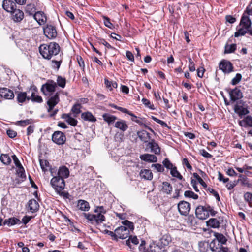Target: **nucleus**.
Segmentation results:
<instances>
[{"label":"nucleus","mask_w":252,"mask_h":252,"mask_svg":"<svg viewBox=\"0 0 252 252\" xmlns=\"http://www.w3.org/2000/svg\"><path fill=\"white\" fill-rule=\"evenodd\" d=\"M39 51L42 57L46 59L49 60L53 56L58 55L60 51L59 45L54 42L49 44H43L39 47Z\"/></svg>","instance_id":"obj_1"},{"label":"nucleus","mask_w":252,"mask_h":252,"mask_svg":"<svg viewBox=\"0 0 252 252\" xmlns=\"http://www.w3.org/2000/svg\"><path fill=\"white\" fill-rule=\"evenodd\" d=\"M104 210L103 206L97 207L95 210L96 214L84 213L83 215L92 224H100L105 220V217L102 214V213L104 212Z\"/></svg>","instance_id":"obj_2"},{"label":"nucleus","mask_w":252,"mask_h":252,"mask_svg":"<svg viewBox=\"0 0 252 252\" xmlns=\"http://www.w3.org/2000/svg\"><path fill=\"white\" fill-rule=\"evenodd\" d=\"M216 213L213 208L209 205L199 206L195 210V215L200 220H205L209 217L210 214L214 216Z\"/></svg>","instance_id":"obj_3"},{"label":"nucleus","mask_w":252,"mask_h":252,"mask_svg":"<svg viewBox=\"0 0 252 252\" xmlns=\"http://www.w3.org/2000/svg\"><path fill=\"white\" fill-rule=\"evenodd\" d=\"M60 93L56 92L55 93L45 95L48 105L47 111L51 112L54 107L60 102Z\"/></svg>","instance_id":"obj_4"},{"label":"nucleus","mask_w":252,"mask_h":252,"mask_svg":"<svg viewBox=\"0 0 252 252\" xmlns=\"http://www.w3.org/2000/svg\"><path fill=\"white\" fill-rule=\"evenodd\" d=\"M56 83L53 80L49 79L45 84L42 85L41 91L45 96L49 95L56 92Z\"/></svg>","instance_id":"obj_5"},{"label":"nucleus","mask_w":252,"mask_h":252,"mask_svg":"<svg viewBox=\"0 0 252 252\" xmlns=\"http://www.w3.org/2000/svg\"><path fill=\"white\" fill-rule=\"evenodd\" d=\"M50 184L56 192L62 191L65 187V181L60 176H54L51 180Z\"/></svg>","instance_id":"obj_6"},{"label":"nucleus","mask_w":252,"mask_h":252,"mask_svg":"<svg viewBox=\"0 0 252 252\" xmlns=\"http://www.w3.org/2000/svg\"><path fill=\"white\" fill-rule=\"evenodd\" d=\"M43 31L45 35L50 39H55L57 36L56 28L52 24H47L43 27Z\"/></svg>","instance_id":"obj_7"},{"label":"nucleus","mask_w":252,"mask_h":252,"mask_svg":"<svg viewBox=\"0 0 252 252\" xmlns=\"http://www.w3.org/2000/svg\"><path fill=\"white\" fill-rule=\"evenodd\" d=\"M115 239L118 241L119 239H124L129 236L130 231L126 226H121L115 230Z\"/></svg>","instance_id":"obj_8"},{"label":"nucleus","mask_w":252,"mask_h":252,"mask_svg":"<svg viewBox=\"0 0 252 252\" xmlns=\"http://www.w3.org/2000/svg\"><path fill=\"white\" fill-rule=\"evenodd\" d=\"M37 91V88L35 86L32 85L30 87L29 90L27 91L29 94L31 93L30 100H31L33 102L42 103L43 99L41 96L36 94Z\"/></svg>","instance_id":"obj_9"},{"label":"nucleus","mask_w":252,"mask_h":252,"mask_svg":"<svg viewBox=\"0 0 252 252\" xmlns=\"http://www.w3.org/2000/svg\"><path fill=\"white\" fill-rule=\"evenodd\" d=\"M178 209L181 215L187 216L190 210V204L185 201H181L178 204Z\"/></svg>","instance_id":"obj_10"},{"label":"nucleus","mask_w":252,"mask_h":252,"mask_svg":"<svg viewBox=\"0 0 252 252\" xmlns=\"http://www.w3.org/2000/svg\"><path fill=\"white\" fill-rule=\"evenodd\" d=\"M65 134L60 131H55L52 135V141L58 145H63L66 141Z\"/></svg>","instance_id":"obj_11"},{"label":"nucleus","mask_w":252,"mask_h":252,"mask_svg":"<svg viewBox=\"0 0 252 252\" xmlns=\"http://www.w3.org/2000/svg\"><path fill=\"white\" fill-rule=\"evenodd\" d=\"M219 67L224 73H230L233 71V64L228 61H221L219 64Z\"/></svg>","instance_id":"obj_12"},{"label":"nucleus","mask_w":252,"mask_h":252,"mask_svg":"<svg viewBox=\"0 0 252 252\" xmlns=\"http://www.w3.org/2000/svg\"><path fill=\"white\" fill-rule=\"evenodd\" d=\"M2 6L4 10L9 13L13 12L17 7L15 2L12 0H3Z\"/></svg>","instance_id":"obj_13"},{"label":"nucleus","mask_w":252,"mask_h":252,"mask_svg":"<svg viewBox=\"0 0 252 252\" xmlns=\"http://www.w3.org/2000/svg\"><path fill=\"white\" fill-rule=\"evenodd\" d=\"M229 94L231 101L235 102L242 98L243 94L240 89L236 87L234 89L230 90Z\"/></svg>","instance_id":"obj_14"},{"label":"nucleus","mask_w":252,"mask_h":252,"mask_svg":"<svg viewBox=\"0 0 252 252\" xmlns=\"http://www.w3.org/2000/svg\"><path fill=\"white\" fill-rule=\"evenodd\" d=\"M10 13L11 14L12 19L16 22H20L24 17V12L22 10L17 9V8Z\"/></svg>","instance_id":"obj_15"},{"label":"nucleus","mask_w":252,"mask_h":252,"mask_svg":"<svg viewBox=\"0 0 252 252\" xmlns=\"http://www.w3.org/2000/svg\"><path fill=\"white\" fill-rule=\"evenodd\" d=\"M0 95L6 99H12L14 97L13 91L6 88L0 89Z\"/></svg>","instance_id":"obj_16"},{"label":"nucleus","mask_w":252,"mask_h":252,"mask_svg":"<svg viewBox=\"0 0 252 252\" xmlns=\"http://www.w3.org/2000/svg\"><path fill=\"white\" fill-rule=\"evenodd\" d=\"M33 17L40 25L44 24L47 20L46 16L44 13L41 11L35 12L33 15Z\"/></svg>","instance_id":"obj_17"},{"label":"nucleus","mask_w":252,"mask_h":252,"mask_svg":"<svg viewBox=\"0 0 252 252\" xmlns=\"http://www.w3.org/2000/svg\"><path fill=\"white\" fill-rule=\"evenodd\" d=\"M150 149L151 152H153L157 155H159L160 153V148L158 144L154 140H152L148 143L147 145Z\"/></svg>","instance_id":"obj_18"},{"label":"nucleus","mask_w":252,"mask_h":252,"mask_svg":"<svg viewBox=\"0 0 252 252\" xmlns=\"http://www.w3.org/2000/svg\"><path fill=\"white\" fill-rule=\"evenodd\" d=\"M140 158L142 160L149 162H156L158 161V158L156 156L149 154L141 155Z\"/></svg>","instance_id":"obj_19"},{"label":"nucleus","mask_w":252,"mask_h":252,"mask_svg":"<svg viewBox=\"0 0 252 252\" xmlns=\"http://www.w3.org/2000/svg\"><path fill=\"white\" fill-rule=\"evenodd\" d=\"M27 92H18L17 94V100L19 103H23L26 101L30 100V96H27Z\"/></svg>","instance_id":"obj_20"},{"label":"nucleus","mask_w":252,"mask_h":252,"mask_svg":"<svg viewBox=\"0 0 252 252\" xmlns=\"http://www.w3.org/2000/svg\"><path fill=\"white\" fill-rule=\"evenodd\" d=\"M234 110L239 116L247 115L249 113V111L247 108L244 107L238 104L234 105Z\"/></svg>","instance_id":"obj_21"},{"label":"nucleus","mask_w":252,"mask_h":252,"mask_svg":"<svg viewBox=\"0 0 252 252\" xmlns=\"http://www.w3.org/2000/svg\"><path fill=\"white\" fill-rule=\"evenodd\" d=\"M239 125L244 127H252V117L251 116H247L243 120L239 121Z\"/></svg>","instance_id":"obj_22"},{"label":"nucleus","mask_w":252,"mask_h":252,"mask_svg":"<svg viewBox=\"0 0 252 252\" xmlns=\"http://www.w3.org/2000/svg\"><path fill=\"white\" fill-rule=\"evenodd\" d=\"M69 175V171L65 166L60 167L58 171L57 176H60L63 179L67 178Z\"/></svg>","instance_id":"obj_23"},{"label":"nucleus","mask_w":252,"mask_h":252,"mask_svg":"<svg viewBox=\"0 0 252 252\" xmlns=\"http://www.w3.org/2000/svg\"><path fill=\"white\" fill-rule=\"evenodd\" d=\"M171 185L167 182H163L162 184L160 191L165 194H170L172 191Z\"/></svg>","instance_id":"obj_24"},{"label":"nucleus","mask_w":252,"mask_h":252,"mask_svg":"<svg viewBox=\"0 0 252 252\" xmlns=\"http://www.w3.org/2000/svg\"><path fill=\"white\" fill-rule=\"evenodd\" d=\"M77 207L83 211H88L90 208L89 203L84 200H79Z\"/></svg>","instance_id":"obj_25"},{"label":"nucleus","mask_w":252,"mask_h":252,"mask_svg":"<svg viewBox=\"0 0 252 252\" xmlns=\"http://www.w3.org/2000/svg\"><path fill=\"white\" fill-rule=\"evenodd\" d=\"M139 175L141 178L148 180H151L153 176L152 171L149 169L141 170Z\"/></svg>","instance_id":"obj_26"},{"label":"nucleus","mask_w":252,"mask_h":252,"mask_svg":"<svg viewBox=\"0 0 252 252\" xmlns=\"http://www.w3.org/2000/svg\"><path fill=\"white\" fill-rule=\"evenodd\" d=\"M81 118L86 121L95 122L96 121L95 117L90 112L87 111L81 114Z\"/></svg>","instance_id":"obj_27"},{"label":"nucleus","mask_w":252,"mask_h":252,"mask_svg":"<svg viewBox=\"0 0 252 252\" xmlns=\"http://www.w3.org/2000/svg\"><path fill=\"white\" fill-rule=\"evenodd\" d=\"M114 126L122 131H126L128 126L126 121L123 120H119L115 123Z\"/></svg>","instance_id":"obj_28"},{"label":"nucleus","mask_w":252,"mask_h":252,"mask_svg":"<svg viewBox=\"0 0 252 252\" xmlns=\"http://www.w3.org/2000/svg\"><path fill=\"white\" fill-rule=\"evenodd\" d=\"M137 135L140 140L144 142H147L151 138L150 133L144 130L138 131Z\"/></svg>","instance_id":"obj_29"},{"label":"nucleus","mask_w":252,"mask_h":252,"mask_svg":"<svg viewBox=\"0 0 252 252\" xmlns=\"http://www.w3.org/2000/svg\"><path fill=\"white\" fill-rule=\"evenodd\" d=\"M21 221L19 219L15 217H12L6 219L3 221L4 225H7L8 226H12L15 224H20Z\"/></svg>","instance_id":"obj_30"},{"label":"nucleus","mask_w":252,"mask_h":252,"mask_svg":"<svg viewBox=\"0 0 252 252\" xmlns=\"http://www.w3.org/2000/svg\"><path fill=\"white\" fill-rule=\"evenodd\" d=\"M28 207L31 212H34L39 209V205L36 200L32 199L29 201Z\"/></svg>","instance_id":"obj_31"},{"label":"nucleus","mask_w":252,"mask_h":252,"mask_svg":"<svg viewBox=\"0 0 252 252\" xmlns=\"http://www.w3.org/2000/svg\"><path fill=\"white\" fill-rule=\"evenodd\" d=\"M63 118L64 119L65 121L70 125L75 126L77 124V121L74 118L71 117L69 114H64L63 115Z\"/></svg>","instance_id":"obj_32"},{"label":"nucleus","mask_w":252,"mask_h":252,"mask_svg":"<svg viewBox=\"0 0 252 252\" xmlns=\"http://www.w3.org/2000/svg\"><path fill=\"white\" fill-rule=\"evenodd\" d=\"M102 117L103 120L109 125L114 123L117 119V118L116 116L110 115L108 113H104L103 114Z\"/></svg>","instance_id":"obj_33"},{"label":"nucleus","mask_w":252,"mask_h":252,"mask_svg":"<svg viewBox=\"0 0 252 252\" xmlns=\"http://www.w3.org/2000/svg\"><path fill=\"white\" fill-rule=\"evenodd\" d=\"M240 25H243V26L247 29L250 28L251 25V21L249 17L248 16L243 15L241 18Z\"/></svg>","instance_id":"obj_34"},{"label":"nucleus","mask_w":252,"mask_h":252,"mask_svg":"<svg viewBox=\"0 0 252 252\" xmlns=\"http://www.w3.org/2000/svg\"><path fill=\"white\" fill-rule=\"evenodd\" d=\"M14 163L16 166L18 168L19 171L20 173H21V177H22V174L24 172V169L21 165L20 162L19 161L18 158L16 156V155H14L12 156Z\"/></svg>","instance_id":"obj_35"},{"label":"nucleus","mask_w":252,"mask_h":252,"mask_svg":"<svg viewBox=\"0 0 252 252\" xmlns=\"http://www.w3.org/2000/svg\"><path fill=\"white\" fill-rule=\"evenodd\" d=\"M207 224L208 226L216 228L220 227V223L217 219L212 218L207 222Z\"/></svg>","instance_id":"obj_36"},{"label":"nucleus","mask_w":252,"mask_h":252,"mask_svg":"<svg viewBox=\"0 0 252 252\" xmlns=\"http://www.w3.org/2000/svg\"><path fill=\"white\" fill-rule=\"evenodd\" d=\"M171 241V237L168 235H164L160 239V245L162 247L167 246Z\"/></svg>","instance_id":"obj_37"},{"label":"nucleus","mask_w":252,"mask_h":252,"mask_svg":"<svg viewBox=\"0 0 252 252\" xmlns=\"http://www.w3.org/2000/svg\"><path fill=\"white\" fill-rule=\"evenodd\" d=\"M104 84L110 91H112L113 88H117L118 86L116 81H111L107 78L104 79Z\"/></svg>","instance_id":"obj_38"},{"label":"nucleus","mask_w":252,"mask_h":252,"mask_svg":"<svg viewBox=\"0 0 252 252\" xmlns=\"http://www.w3.org/2000/svg\"><path fill=\"white\" fill-rule=\"evenodd\" d=\"M36 8L33 4H27L25 8L26 13L30 15H33L35 13Z\"/></svg>","instance_id":"obj_39"},{"label":"nucleus","mask_w":252,"mask_h":252,"mask_svg":"<svg viewBox=\"0 0 252 252\" xmlns=\"http://www.w3.org/2000/svg\"><path fill=\"white\" fill-rule=\"evenodd\" d=\"M198 247L200 252H206L210 248L209 244L207 242H199Z\"/></svg>","instance_id":"obj_40"},{"label":"nucleus","mask_w":252,"mask_h":252,"mask_svg":"<svg viewBox=\"0 0 252 252\" xmlns=\"http://www.w3.org/2000/svg\"><path fill=\"white\" fill-rule=\"evenodd\" d=\"M40 165L42 170L45 172L48 170V168L50 167L49 162L46 159H39Z\"/></svg>","instance_id":"obj_41"},{"label":"nucleus","mask_w":252,"mask_h":252,"mask_svg":"<svg viewBox=\"0 0 252 252\" xmlns=\"http://www.w3.org/2000/svg\"><path fill=\"white\" fill-rule=\"evenodd\" d=\"M131 243H133L134 245H137L139 243V240L136 236H129V238L126 241V245L130 248H131Z\"/></svg>","instance_id":"obj_42"},{"label":"nucleus","mask_w":252,"mask_h":252,"mask_svg":"<svg viewBox=\"0 0 252 252\" xmlns=\"http://www.w3.org/2000/svg\"><path fill=\"white\" fill-rule=\"evenodd\" d=\"M236 44H232L229 45L228 44H226L225 46V53H231L234 52L236 50Z\"/></svg>","instance_id":"obj_43"},{"label":"nucleus","mask_w":252,"mask_h":252,"mask_svg":"<svg viewBox=\"0 0 252 252\" xmlns=\"http://www.w3.org/2000/svg\"><path fill=\"white\" fill-rule=\"evenodd\" d=\"M57 86H58L62 88H64L66 85V79L61 76H58L57 78Z\"/></svg>","instance_id":"obj_44"},{"label":"nucleus","mask_w":252,"mask_h":252,"mask_svg":"<svg viewBox=\"0 0 252 252\" xmlns=\"http://www.w3.org/2000/svg\"><path fill=\"white\" fill-rule=\"evenodd\" d=\"M247 32V28L242 26V27L238 29L234 33V36L238 37L240 36H243Z\"/></svg>","instance_id":"obj_45"},{"label":"nucleus","mask_w":252,"mask_h":252,"mask_svg":"<svg viewBox=\"0 0 252 252\" xmlns=\"http://www.w3.org/2000/svg\"><path fill=\"white\" fill-rule=\"evenodd\" d=\"M0 159L1 161L5 165H8L11 163V160L7 154H1Z\"/></svg>","instance_id":"obj_46"},{"label":"nucleus","mask_w":252,"mask_h":252,"mask_svg":"<svg viewBox=\"0 0 252 252\" xmlns=\"http://www.w3.org/2000/svg\"><path fill=\"white\" fill-rule=\"evenodd\" d=\"M170 174L173 177L177 178L180 180H182L183 179V176L177 170V168L175 166H174L170 169Z\"/></svg>","instance_id":"obj_47"},{"label":"nucleus","mask_w":252,"mask_h":252,"mask_svg":"<svg viewBox=\"0 0 252 252\" xmlns=\"http://www.w3.org/2000/svg\"><path fill=\"white\" fill-rule=\"evenodd\" d=\"M81 105L80 104H75L73 105L71 109V111L74 114V117H76L77 115L80 113Z\"/></svg>","instance_id":"obj_48"},{"label":"nucleus","mask_w":252,"mask_h":252,"mask_svg":"<svg viewBox=\"0 0 252 252\" xmlns=\"http://www.w3.org/2000/svg\"><path fill=\"white\" fill-rule=\"evenodd\" d=\"M184 195L186 197L192 198L193 199H197L198 198L197 194L194 193L193 191L190 190H187L184 193Z\"/></svg>","instance_id":"obj_49"},{"label":"nucleus","mask_w":252,"mask_h":252,"mask_svg":"<svg viewBox=\"0 0 252 252\" xmlns=\"http://www.w3.org/2000/svg\"><path fill=\"white\" fill-rule=\"evenodd\" d=\"M242 75L240 73H237L235 77H234L231 82V84L233 85H236L238 84L241 80Z\"/></svg>","instance_id":"obj_50"},{"label":"nucleus","mask_w":252,"mask_h":252,"mask_svg":"<svg viewBox=\"0 0 252 252\" xmlns=\"http://www.w3.org/2000/svg\"><path fill=\"white\" fill-rule=\"evenodd\" d=\"M122 223L127 227L129 230H133L134 228V224L132 222L128 220H125L122 222Z\"/></svg>","instance_id":"obj_51"},{"label":"nucleus","mask_w":252,"mask_h":252,"mask_svg":"<svg viewBox=\"0 0 252 252\" xmlns=\"http://www.w3.org/2000/svg\"><path fill=\"white\" fill-rule=\"evenodd\" d=\"M193 176L203 187H207L206 184L197 173H194Z\"/></svg>","instance_id":"obj_52"},{"label":"nucleus","mask_w":252,"mask_h":252,"mask_svg":"<svg viewBox=\"0 0 252 252\" xmlns=\"http://www.w3.org/2000/svg\"><path fill=\"white\" fill-rule=\"evenodd\" d=\"M61 63H62L61 60L60 61H56L55 60H52L51 61L52 67L54 69H57V70H59V69L60 67Z\"/></svg>","instance_id":"obj_53"},{"label":"nucleus","mask_w":252,"mask_h":252,"mask_svg":"<svg viewBox=\"0 0 252 252\" xmlns=\"http://www.w3.org/2000/svg\"><path fill=\"white\" fill-rule=\"evenodd\" d=\"M215 236L217 240L222 244H224L227 241L225 236L222 234L216 233Z\"/></svg>","instance_id":"obj_54"},{"label":"nucleus","mask_w":252,"mask_h":252,"mask_svg":"<svg viewBox=\"0 0 252 252\" xmlns=\"http://www.w3.org/2000/svg\"><path fill=\"white\" fill-rule=\"evenodd\" d=\"M162 163L167 169H171L172 168L174 167L172 163L170 162V161L168 158H165L162 162Z\"/></svg>","instance_id":"obj_55"},{"label":"nucleus","mask_w":252,"mask_h":252,"mask_svg":"<svg viewBox=\"0 0 252 252\" xmlns=\"http://www.w3.org/2000/svg\"><path fill=\"white\" fill-rule=\"evenodd\" d=\"M142 102L146 107L152 110L155 109L154 105L151 104L150 101L148 99L144 98L142 99Z\"/></svg>","instance_id":"obj_56"},{"label":"nucleus","mask_w":252,"mask_h":252,"mask_svg":"<svg viewBox=\"0 0 252 252\" xmlns=\"http://www.w3.org/2000/svg\"><path fill=\"white\" fill-rule=\"evenodd\" d=\"M152 167H154L158 172H163L164 171V167L160 164H153Z\"/></svg>","instance_id":"obj_57"},{"label":"nucleus","mask_w":252,"mask_h":252,"mask_svg":"<svg viewBox=\"0 0 252 252\" xmlns=\"http://www.w3.org/2000/svg\"><path fill=\"white\" fill-rule=\"evenodd\" d=\"M189 69L191 72H193L195 70V63L192 60L190 57L189 58Z\"/></svg>","instance_id":"obj_58"},{"label":"nucleus","mask_w":252,"mask_h":252,"mask_svg":"<svg viewBox=\"0 0 252 252\" xmlns=\"http://www.w3.org/2000/svg\"><path fill=\"white\" fill-rule=\"evenodd\" d=\"M32 122V119H26L17 121V123L22 126H25Z\"/></svg>","instance_id":"obj_59"},{"label":"nucleus","mask_w":252,"mask_h":252,"mask_svg":"<svg viewBox=\"0 0 252 252\" xmlns=\"http://www.w3.org/2000/svg\"><path fill=\"white\" fill-rule=\"evenodd\" d=\"M104 24L107 27L112 29L113 27V24L111 23L110 19L106 16H103Z\"/></svg>","instance_id":"obj_60"},{"label":"nucleus","mask_w":252,"mask_h":252,"mask_svg":"<svg viewBox=\"0 0 252 252\" xmlns=\"http://www.w3.org/2000/svg\"><path fill=\"white\" fill-rule=\"evenodd\" d=\"M152 119L155 122H156L157 123L159 124L160 125H161L163 127H168V126L167 125V124H166V123H165V122L162 121V120H160L158 119L157 118L154 117V116H152Z\"/></svg>","instance_id":"obj_61"},{"label":"nucleus","mask_w":252,"mask_h":252,"mask_svg":"<svg viewBox=\"0 0 252 252\" xmlns=\"http://www.w3.org/2000/svg\"><path fill=\"white\" fill-rule=\"evenodd\" d=\"M238 182H240L242 185L245 186L247 187H250V184L249 183L248 178L245 177L243 179H240L238 180Z\"/></svg>","instance_id":"obj_62"},{"label":"nucleus","mask_w":252,"mask_h":252,"mask_svg":"<svg viewBox=\"0 0 252 252\" xmlns=\"http://www.w3.org/2000/svg\"><path fill=\"white\" fill-rule=\"evenodd\" d=\"M7 135L11 138H13L17 136V132L12 129H8L7 130Z\"/></svg>","instance_id":"obj_63"},{"label":"nucleus","mask_w":252,"mask_h":252,"mask_svg":"<svg viewBox=\"0 0 252 252\" xmlns=\"http://www.w3.org/2000/svg\"><path fill=\"white\" fill-rule=\"evenodd\" d=\"M245 200L249 202H252V194L250 192H246L244 194Z\"/></svg>","instance_id":"obj_64"}]
</instances>
